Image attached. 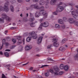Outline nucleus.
<instances>
[{
	"mask_svg": "<svg viewBox=\"0 0 78 78\" xmlns=\"http://www.w3.org/2000/svg\"><path fill=\"white\" fill-rule=\"evenodd\" d=\"M34 24L33 23H31L30 24L31 27H35V26L34 25Z\"/></svg>",
	"mask_w": 78,
	"mask_h": 78,
	"instance_id": "obj_43",
	"label": "nucleus"
},
{
	"mask_svg": "<svg viewBox=\"0 0 78 78\" xmlns=\"http://www.w3.org/2000/svg\"><path fill=\"white\" fill-rule=\"evenodd\" d=\"M32 48V47L31 46H28V45L26 46L25 47V50L26 51L27 50H30V49H31Z\"/></svg>",
	"mask_w": 78,
	"mask_h": 78,
	"instance_id": "obj_11",
	"label": "nucleus"
},
{
	"mask_svg": "<svg viewBox=\"0 0 78 78\" xmlns=\"http://www.w3.org/2000/svg\"><path fill=\"white\" fill-rule=\"evenodd\" d=\"M13 26H15V25H16V23H13Z\"/></svg>",
	"mask_w": 78,
	"mask_h": 78,
	"instance_id": "obj_64",
	"label": "nucleus"
},
{
	"mask_svg": "<svg viewBox=\"0 0 78 78\" xmlns=\"http://www.w3.org/2000/svg\"><path fill=\"white\" fill-rule=\"evenodd\" d=\"M47 66H48V65H42V66L41 67V68H43V67H47Z\"/></svg>",
	"mask_w": 78,
	"mask_h": 78,
	"instance_id": "obj_40",
	"label": "nucleus"
},
{
	"mask_svg": "<svg viewBox=\"0 0 78 78\" xmlns=\"http://www.w3.org/2000/svg\"><path fill=\"white\" fill-rule=\"evenodd\" d=\"M43 21V19H41L40 20V22H42Z\"/></svg>",
	"mask_w": 78,
	"mask_h": 78,
	"instance_id": "obj_58",
	"label": "nucleus"
},
{
	"mask_svg": "<svg viewBox=\"0 0 78 78\" xmlns=\"http://www.w3.org/2000/svg\"><path fill=\"white\" fill-rule=\"evenodd\" d=\"M69 66L67 65L64 68V69L65 71H68L69 70Z\"/></svg>",
	"mask_w": 78,
	"mask_h": 78,
	"instance_id": "obj_18",
	"label": "nucleus"
},
{
	"mask_svg": "<svg viewBox=\"0 0 78 78\" xmlns=\"http://www.w3.org/2000/svg\"><path fill=\"white\" fill-rule=\"evenodd\" d=\"M44 16V19H46L48 16V13H44V12L41 13Z\"/></svg>",
	"mask_w": 78,
	"mask_h": 78,
	"instance_id": "obj_14",
	"label": "nucleus"
},
{
	"mask_svg": "<svg viewBox=\"0 0 78 78\" xmlns=\"http://www.w3.org/2000/svg\"><path fill=\"white\" fill-rule=\"evenodd\" d=\"M35 20V19L34 18H30L29 19V21L30 22H33V21H34Z\"/></svg>",
	"mask_w": 78,
	"mask_h": 78,
	"instance_id": "obj_31",
	"label": "nucleus"
},
{
	"mask_svg": "<svg viewBox=\"0 0 78 78\" xmlns=\"http://www.w3.org/2000/svg\"><path fill=\"white\" fill-rule=\"evenodd\" d=\"M64 65L61 64L60 66V68L61 69H64Z\"/></svg>",
	"mask_w": 78,
	"mask_h": 78,
	"instance_id": "obj_29",
	"label": "nucleus"
},
{
	"mask_svg": "<svg viewBox=\"0 0 78 78\" xmlns=\"http://www.w3.org/2000/svg\"><path fill=\"white\" fill-rule=\"evenodd\" d=\"M36 77H37V78H43V77H42L41 76H39V75H36Z\"/></svg>",
	"mask_w": 78,
	"mask_h": 78,
	"instance_id": "obj_38",
	"label": "nucleus"
},
{
	"mask_svg": "<svg viewBox=\"0 0 78 78\" xmlns=\"http://www.w3.org/2000/svg\"><path fill=\"white\" fill-rule=\"evenodd\" d=\"M16 46L15 45H12V47H10V49H13V48H14L15 47H16Z\"/></svg>",
	"mask_w": 78,
	"mask_h": 78,
	"instance_id": "obj_36",
	"label": "nucleus"
},
{
	"mask_svg": "<svg viewBox=\"0 0 78 78\" xmlns=\"http://www.w3.org/2000/svg\"><path fill=\"white\" fill-rule=\"evenodd\" d=\"M34 2H39V0H33Z\"/></svg>",
	"mask_w": 78,
	"mask_h": 78,
	"instance_id": "obj_61",
	"label": "nucleus"
},
{
	"mask_svg": "<svg viewBox=\"0 0 78 78\" xmlns=\"http://www.w3.org/2000/svg\"><path fill=\"white\" fill-rule=\"evenodd\" d=\"M30 17H32V16H33V14H32V13H31V12H30Z\"/></svg>",
	"mask_w": 78,
	"mask_h": 78,
	"instance_id": "obj_52",
	"label": "nucleus"
},
{
	"mask_svg": "<svg viewBox=\"0 0 78 78\" xmlns=\"http://www.w3.org/2000/svg\"><path fill=\"white\" fill-rule=\"evenodd\" d=\"M40 16H41V13L38 11H37L35 14V17H39Z\"/></svg>",
	"mask_w": 78,
	"mask_h": 78,
	"instance_id": "obj_15",
	"label": "nucleus"
},
{
	"mask_svg": "<svg viewBox=\"0 0 78 78\" xmlns=\"http://www.w3.org/2000/svg\"><path fill=\"white\" fill-rule=\"evenodd\" d=\"M55 27L57 28H60V25L58 24H56Z\"/></svg>",
	"mask_w": 78,
	"mask_h": 78,
	"instance_id": "obj_32",
	"label": "nucleus"
},
{
	"mask_svg": "<svg viewBox=\"0 0 78 78\" xmlns=\"http://www.w3.org/2000/svg\"><path fill=\"white\" fill-rule=\"evenodd\" d=\"M32 35H30L27 37L26 39V41L28 42H30V41L31 40V38L32 37Z\"/></svg>",
	"mask_w": 78,
	"mask_h": 78,
	"instance_id": "obj_10",
	"label": "nucleus"
},
{
	"mask_svg": "<svg viewBox=\"0 0 78 78\" xmlns=\"http://www.w3.org/2000/svg\"><path fill=\"white\" fill-rule=\"evenodd\" d=\"M4 18L3 17L0 19V22L2 23H4Z\"/></svg>",
	"mask_w": 78,
	"mask_h": 78,
	"instance_id": "obj_24",
	"label": "nucleus"
},
{
	"mask_svg": "<svg viewBox=\"0 0 78 78\" xmlns=\"http://www.w3.org/2000/svg\"><path fill=\"white\" fill-rule=\"evenodd\" d=\"M6 51H10L11 50L9 49H6L5 50Z\"/></svg>",
	"mask_w": 78,
	"mask_h": 78,
	"instance_id": "obj_55",
	"label": "nucleus"
},
{
	"mask_svg": "<svg viewBox=\"0 0 78 78\" xmlns=\"http://www.w3.org/2000/svg\"><path fill=\"white\" fill-rule=\"evenodd\" d=\"M52 37L54 38L53 39V42H54L53 44L54 46L55 47H58L59 46V43L57 42V41H58L57 39L55 38V36H54Z\"/></svg>",
	"mask_w": 78,
	"mask_h": 78,
	"instance_id": "obj_3",
	"label": "nucleus"
},
{
	"mask_svg": "<svg viewBox=\"0 0 78 78\" xmlns=\"http://www.w3.org/2000/svg\"><path fill=\"white\" fill-rule=\"evenodd\" d=\"M0 54H1V55H3V52H2V51H1L0 52Z\"/></svg>",
	"mask_w": 78,
	"mask_h": 78,
	"instance_id": "obj_63",
	"label": "nucleus"
},
{
	"mask_svg": "<svg viewBox=\"0 0 78 78\" xmlns=\"http://www.w3.org/2000/svg\"><path fill=\"white\" fill-rule=\"evenodd\" d=\"M74 25H76V27H78V21L76 20H75L74 22Z\"/></svg>",
	"mask_w": 78,
	"mask_h": 78,
	"instance_id": "obj_25",
	"label": "nucleus"
},
{
	"mask_svg": "<svg viewBox=\"0 0 78 78\" xmlns=\"http://www.w3.org/2000/svg\"><path fill=\"white\" fill-rule=\"evenodd\" d=\"M28 63H29V62H28L26 63L23 64V66H26V65H27V64H28Z\"/></svg>",
	"mask_w": 78,
	"mask_h": 78,
	"instance_id": "obj_56",
	"label": "nucleus"
},
{
	"mask_svg": "<svg viewBox=\"0 0 78 78\" xmlns=\"http://www.w3.org/2000/svg\"><path fill=\"white\" fill-rule=\"evenodd\" d=\"M63 73H64V72H63V71H60L59 72V74H60V75H62V74H63Z\"/></svg>",
	"mask_w": 78,
	"mask_h": 78,
	"instance_id": "obj_47",
	"label": "nucleus"
},
{
	"mask_svg": "<svg viewBox=\"0 0 78 78\" xmlns=\"http://www.w3.org/2000/svg\"><path fill=\"white\" fill-rule=\"evenodd\" d=\"M74 58L75 59H76L77 58H78V54L74 56Z\"/></svg>",
	"mask_w": 78,
	"mask_h": 78,
	"instance_id": "obj_33",
	"label": "nucleus"
},
{
	"mask_svg": "<svg viewBox=\"0 0 78 78\" xmlns=\"http://www.w3.org/2000/svg\"><path fill=\"white\" fill-rule=\"evenodd\" d=\"M42 38H43V37L42 36H40L39 38H38V44H40V43L42 42Z\"/></svg>",
	"mask_w": 78,
	"mask_h": 78,
	"instance_id": "obj_13",
	"label": "nucleus"
},
{
	"mask_svg": "<svg viewBox=\"0 0 78 78\" xmlns=\"http://www.w3.org/2000/svg\"><path fill=\"white\" fill-rule=\"evenodd\" d=\"M75 12V14H76L78 15V9H77L76 10V12Z\"/></svg>",
	"mask_w": 78,
	"mask_h": 78,
	"instance_id": "obj_50",
	"label": "nucleus"
},
{
	"mask_svg": "<svg viewBox=\"0 0 78 78\" xmlns=\"http://www.w3.org/2000/svg\"><path fill=\"white\" fill-rule=\"evenodd\" d=\"M58 11H56L53 13V14L54 15H58Z\"/></svg>",
	"mask_w": 78,
	"mask_h": 78,
	"instance_id": "obj_37",
	"label": "nucleus"
},
{
	"mask_svg": "<svg viewBox=\"0 0 78 78\" xmlns=\"http://www.w3.org/2000/svg\"><path fill=\"white\" fill-rule=\"evenodd\" d=\"M4 54L6 57H8L9 56V54L7 52H4Z\"/></svg>",
	"mask_w": 78,
	"mask_h": 78,
	"instance_id": "obj_27",
	"label": "nucleus"
},
{
	"mask_svg": "<svg viewBox=\"0 0 78 78\" xmlns=\"http://www.w3.org/2000/svg\"><path fill=\"white\" fill-rule=\"evenodd\" d=\"M64 5H66V6H67L68 5H72V6H74V5H75V4L72 2L68 3L67 4H65Z\"/></svg>",
	"mask_w": 78,
	"mask_h": 78,
	"instance_id": "obj_19",
	"label": "nucleus"
},
{
	"mask_svg": "<svg viewBox=\"0 0 78 78\" xmlns=\"http://www.w3.org/2000/svg\"><path fill=\"white\" fill-rule=\"evenodd\" d=\"M66 40H67V39H63L62 41V44H64V43H65V42H66Z\"/></svg>",
	"mask_w": 78,
	"mask_h": 78,
	"instance_id": "obj_34",
	"label": "nucleus"
},
{
	"mask_svg": "<svg viewBox=\"0 0 78 78\" xmlns=\"http://www.w3.org/2000/svg\"><path fill=\"white\" fill-rule=\"evenodd\" d=\"M73 9V7H71L70 8L71 11H72Z\"/></svg>",
	"mask_w": 78,
	"mask_h": 78,
	"instance_id": "obj_54",
	"label": "nucleus"
},
{
	"mask_svg": "<svg viewBox=\"0 0 78 78\" xmlns=\"http://www.w3.org/2000/svg\"><path fill=\"white\" fill-rule=\"evenodd\" d=\"M64 10V7L63 6H59L58 8V12H61Z\"/></svg>",
	"mask_w": 78,
	"mask_h": 78,
	"instance_id": "obj_9",
	"label": "nucleus"
},
{
	"mask_svg": "<svg viewBox=\"0 0 78 78\" xmlns=\"http://www.w3.org/2000/svg\"><path fill=\"white\" fill-rule=\"evenodd\" d=\"M2 78H7L6 77V76L4 75V74H2Z\"/></svg>",
	"mask_w": 78,
	"mask_h": 78,
	"instance_id": "obj_42",
	"label": "nucleus"
},
{
	"mask_svg": "<svg viewBox=\"0 0 78 78\" xmlns=\"http://www.w3.org/2000/svg\"><path fill=\"white\" fill-rule=\"evenodd\" d=\"M21 41V40H20L18 42V45H20V44H21V43H22V42L20 41Z\"/></svg>",
	"mask_w": 78,
	"mask_h": 78,
	"instance_id": "obj_45",
	"label": "nucleus"
},
{
	"mask_svg": "<svg viewBox=\"0 0 78 78\" xmlns=\"http://www.w3.org/2000/svg\"><path fill=\"white\" fill-rule=\"evenodd\" d=\"M10 2L12 4L14 2H15V1H14V0H11Z\"/></svg>",
	"mask_w": 78,
	"mask_h": 78,
	"instance_id": "obj_48",
	"label": "nucleus"
},
{
	"mask_svg": "<svg viewBox=\"0 0 78 78\" xmlns=\"http://www.w3.org/2000/svg\"><path fill=\"white\" fill-rule=\"evenodd\" d=\"M47 60L45 62H47L48 61H53V60L51 59V58H47Z\"/></svg>",
	"mask_w": 78,
	"mask_h": 78,
	"instance_id": "obj_28",
	"label": "nucleus"
},
{
	"mask_svg": "<svg viewBox=\"0 0 78 78\" xmlns=\"http://www.w3.org/2000/svg\"><path fill=\"white\" fill-rule=\"evenodd\" d=\"M42 26H43L42 25H41V24L38 28V30H42Z\"/></svg>",
	"mask_w": 78,
	"mask_h": 78,
	"instance_id": "obj_30",
	"label": "nucleus"
},
{
	"mask_svg": "<svg viewBox=\"0 0 78 78\" xmlns=\"http://www.w3.org/2000/svg\"><path fill=\"white\" fill-rule=\"evenodd\" d=\"M12 41L14 42V43H16V40L14 39H12Z\"/></svg>",
	"mask_w": 78,
	"mask_h": 78,
	"instance_id": "obj_44",
	"label": "nucleus"
},
{
	"mask_svg": "<svg viewBox=\"0 0 78 78\" xmlns=\"http://www.w3.org/2000/svg\"><path fill=\"white\" fill-rule=\"evenodd\" d=\"M21 38V37L20 36H18L17 37V39H18L19 40L20 38Z\"/></svg>",
	"mask_w": 78,
	"mask_h": 78,
	"instance_id": "obj_46",
	"label": "nucleus"
},
{
	"mask_svg": "<svg viewBox=\"0 0 78 78\" xmlns=\"http://www.w3.org/2000/svg\"><path fill=\"white\" fill-rule=\"evenodd\" d=\"M9 2H7L4 5V7H2V6H0V11H2L4 9L6 12H8L9 11V8H8V4Z\"/></svg>",
	"mask_w": 78,
	"mask_h": 78,
	"instance_id": "obj_1",
	"label": "nucleus"
},
{
	"mask_svg": "<svg viewBox=\"0 0 78 78\" xmlns=\"http://www.w3.org/2000/svg\"><path fill=\"white\" fill-rule=\"evenodd\" d=\"M68 21L69 23L72 24L75 23V20H74V19L69 18L68 20Z\"/></svg>",
	"mask_w": 78,
	"mask_h": 78,
	"instance_id": "obj_8",
	"label": "nucleus"
},
{
	"mask_svg": "<svg viewBox=\"0 0 78 78\" xmlns=\"http://www.w3.org/2000/svg\"><path fill=\"white\" fill-rule=\"evenodd\" d=\"M23 1V0H18V2H22Z\"/></svg>",
	"mask_w": 78,
	"mask_h": 78,
	"instance_id": "obj_59",
	"label": "nucleus"
},
{
	"mask_svg": "<svg viewBox=\"0 0 78 78\" xmlns=\"http://www.w3.org/2000/svg\"><path fill=\"white\" fill-rule=\"evenodd\" d=\"M16 28V27H11L10 28V30H14Z\"/></svg>",
	"mask_w": 78,
	"mask_h": 78,
	"instance_id": "obj_51",
	"label": "nucleus"
},
{
	"mask_svg": "<svg viewBox=\"0 0 78 78\" xmlns=\"http://www.w3.org/2000/svg\"><path fill=\"white\" fill-rule=\"evenodd\" d=\"M51 46H52V44L48 45L47 47L48 49H50V48L51 47Z\"/></svg>",
	"mask_w": 78,
	"mask_h": 78,
	"instance_id": "obj_39",
	"label": "nucleus"
},
{
	"mask_svg": "<svg viewBox=\"0 0 78 78\" xmlns=\"http://www.w3.org/2000/svg\"><path fill=\"white\" fill-rule=\"evenodd\" d=\"M10 10L12 12H14V7L12 5H11L10 6Z\"/></svg>",
	"mask_w": 78,
	"mask_h": 78,
	"instance_id": "obj_22",
	"label": "nucleus"
},
{
	"mask_svg": "<svg viewBox=\"0 0 78 78\" xmlns=\"http://www.w3.org/2000/svg\"><path fill=\"white\" fill-rule=\"evenodd\" d=\"M59 50L60 51H64V48L63 47H60L59 49Z\"/></svg>",
	"mask_w": 78,
	"mask_h": 78,
	"instance_id": "obj_23",
	"label": "nucleus"
},
{
	"mask_svg": "<svg viewBox=\"0 0 78 78\" xmlns=\"http://www.w3.org/2000/svg\"><path fill=\"white\" fill-rule=\"evenodd\" d=\"M72 14L73 17L76 20H78V14H75V12L73 11L71 12Z\"/></svg>",
	"mask_w": 78,
	"mask_h": 78,
	"instance_id": "obj_5",
	"label": "nucleus"
},
{
	"mask_svg": "<svg viewBox=\"0 0 78 78\" xmlns=\"http://www.w3.org/2000/svg\"><path fill=\"white\" fill-rule=\"evenodd\" d=\"M61 27L62 28H65V25H63Z\"/></svg>",
	"mask_w": 78,
	"mask_h": 78,
	"instance_id": "obj_49",
	"label": "nucleus"
},
{
	"mask_svg": "<svg viewBox=\"0 0 78 78\" xmlns=\"http://www.w3.org/2000/svg\"><path fill=\"white\" fill-rule=\"evenodd\" d=\"M39 9H40V12H43V11H45V9H44V6H42L40 8H39Z\"/></svg>",
	"mask_w": 78,
	"mask_h": 78,
	"instance_id": "obj_20",
	"label": "nucleus"
},
{
	"mask_svg": "<svg viewBox=\"0 0 78 78\" xmlns=\"http://www.w3.org/2000/svg\"><path fill=\"white\" fill-rule=\"evenodd\" d=\"M50 71L52 73H54L55 75H58V73L59 72V68L56 67L54 69V70L52 69H51Z\"/></svg>",
	"mask_w": 78,
	"mask_h": 78,
	"instance_id": "obj_2",
	"label": "nucleus"
},
{
	"mask_svg": "<svg viewBox=\"0 0 78 78\" xmlns=\"http://www.w3.org/2000/svg\"><path fill=\"white\" fill-rule=\"evenodd\" d=\"M10 65L8 64L6 65L5 67H8L7 69L9 70H10Z\"/></svg>",
	"mask_w": 78,
	"mask_h": 78,
	"instance_id": "obj_26",
	"label": "nucleus"
},
{
	"mask_svg": "<svg viewBox=\"0 0 78 78\" xmlns=\"http://www.w3.org/2000/svg\"><path fill=\"white\" fill-rule=\"evenodd\" d=\"M41 25H42L44 27H47L49 26V23L48 22H44L43 23H41Z\"/></svg>",
	"mask_w": 78,
	"mask_h": 78,
	"instance_id": "obj_7",
	"label": "nucleus"
},
{
	"mask_svg": "<svg viewBox=\"0 0 78 78\" xmlns=\"http://www.w3.org/2000/svg\"><path fill=\"white\" fill-rule=\"evenodd\" d=\"M45 3V2L44 0H41L39 2V4L40 5H41V6L44 5Z\"/></svg>",
	"mask_w": 78,
	"mask_h": 78,
	"instance_id": "obj_12",
	"label": "nucleus"
},
{
	"mask_svg": "<svg viewBox=\"0 0 78 78\" xmlns=\"http://www.w3.org/2000/svg\"><path fill=\"white\" fill-rule=\"evenodd\" d=\"M30 34H31L30 35H32V37H33V39H36V38H37V36H36L35 35L34 36H33V35L34 34H35V33H34V32H30Z\"/></svg>",
	"mask_w": 78,
	"mask_h": 78,
	"instance_id": "obj_17",
	"label": "nucleus"
},
{
	"mask_svg": "<svg viewBox=\"0 0 78 78\" xmlns=\"http://www.w3.org/2000/svg\"><path fill=\"white\" fill-rule=\"evenodd\" d=\"M58 23L60 24H63L64 23V21L61 19L59 20H58Z\"/></svg>",
	"mask_w": 78,
	"mask_h": 78,
	"instance_id": "obj_21",
	"label": "nucleus"
},
{
	"mask_svg": "<svg viewBox=\"0 0 78 78\" xmlns=\"http://www.w3.org/2000/svg\"><path fill=\"white\" fill-rule=\"evenodd\" d=\"M57 0H51L50 2V4L52 5H54L55 4V3L56 2Z\"/></svg>",
	"mask_w": 78,
	"mask_h": 78,
	"instance_id": "obj_16",
	"label": "nucleus"
},
{
	"mask_svg": "<svg viewBox=\"0 0 78 78\" xmlns=\"http://www.w3.org/2000/svg\"><path fill=\"white\" fill-rule=\"evenodd\" d=\"M2 17H3V18L5 19L6 20H8L9 22L10 20H11V18L7 16V15H6L5 13H3L2 14Z\"/></svg>",
	"mask_w": 78,
	"mask_h": 78,
	"instance_id": "obj_4",
	"label": "nucleus"
},
{
	"mask_svg": "<svg viewBox=\"0 0 78 78\" xmlns=\"http://www.w3.org/2000/svg\"><path fill=\"white\" fill-rule=\"evenodd\" d=\"M33 67H31L30 68V70H33Z\"/></svg>",
	"mask_w": 78,
	"mask_h": 78,
	"instance_id": "obj_60",
	"label": "nucleus"
},
{
	"mask_svg": "<svg viewBox=\"0 0 78 78\" xmlns=\"http://www.w3.org/2000/svg\"><path fill=\"white\" fill-rule=\"evenodd\" d=\"M5 45L6 46H8L9 45V43H5Z\"/></svg>",
	"mask_w": 78,
	"mask_h": 78,
	"instance_id": "obj_53",
	"label": "nucleus"
},
{
	"mask_svg": "<svg viewBox=\"0 0 78 78\" xmlns=\"http://www.w3.org/2000/svg\"><path fill=\"white\" fill-rule=\"evenodd\" d=\"M3 44H2V46L0 47V50H1V49H2V48H3Z\"/></svg>",
	"mask_w": 78,
	"mask_h": 78,
	"instance_id": "obj_62",
	"label": "nucleus"
},
{
	"mask_svg": "<svg viewBox=\"0 0 78 78\" xmlns=\"http://www.w3.org/2000/svg\"><path fill=\"white\" fill-rule=\"evenodd\" d=\"M62 2H60L59 4V5H62Z\"/></svg>",
	"mask_w": 78,
	"mask_h": 78,
	"instance_id": "obj_57",
	"label": "nucleus"
},
{
	"mask_svg": "<svg viewBox=\"0 0 78 78\" xmlns=\"http://www.w3.org/2000/svg\"><path fill=\"white\" fill-rule=\"evenodd\" d=\"M63 19L65 22H67V19L66 17H64L63 18Z\"/></svg>",
	"mask_w": 78,
	"mask_h": 78,
	"instance_id": "obj_35",
	"label": "nucleus"
},
{
	"mask_svg": "<svg viewBox=\"0 0 78 78\" xmlns=\"http://www.w3.org/2000/svg\"><path fill=\"white\" fill-rule=\"evenodd\" d=\"M30 8H35V9H39V7L36 4L31 5Z\"/></svg>",
	"mask_w": 78,
	"mask_h": 78,
	"instance_id": "obj_6",
	"label": "nucleus"
},
{
	"mask_svg": "<svg viewBox=\"0 0 78 78\" xmlns=\"http://www.w3.org/2000/svg\"><path fill=\"white\" fill-rule=\"evenodd\" d=\"M49 75H50V74H49V73H45V76H48Z\"/></svg>",
	"mask_w": 78,
	"mask_h": 78,
	"instance_id": "obj_41",
	"label": "nucleus"
}]
</instances>
